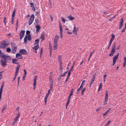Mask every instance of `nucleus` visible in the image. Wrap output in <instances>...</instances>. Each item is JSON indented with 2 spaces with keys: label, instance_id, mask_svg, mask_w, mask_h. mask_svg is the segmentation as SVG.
<instances>
[{
  "label": "nucleus",
  "instance_id": "nucleus-1",
  "mask_svg": "<svg viewBox=\"0 0 126 126\" xmlns=\"http://www.w3.org/2000/svg\"><path fill=\"white\" fill-rule=\"evenodd\" d=\"M116 43L114 42L112 44V49L111 51L110 54H109V56L110 57L112 56L114 54L116 51Z\"/></svg>",
  "mask_w": 126,
  "mask_h": 126
},
{
  "label": "nucleus",
  "instance_id": "nucleus-2",
  "mask_svg": "<svg viewBox=\"0 0 126 126\" xmlns=\"http://www.w3.org/2000/svg\"><path fill=\"white\" fill-rule=\"evenodd\" d=\"M15 45L14 43H11V44L12 49V52L13 54H14L15 53L17 48V47L15 46Z\"/></svg>",
  "mask_w": 126,
  "mask_h": 126
},
{
  "label": "nucleus",
  "instance_id": "nucleus-3",
  "mask_svg": "<svg viewBox=\"0 0 126 126\" xmlns=\"http://www.w3.org/2000/svg\"><path fill=\"white\" fill-rule=\"evenodd\" d=\"M111 38L110 40L109 44L107 47V49H109V48L110 47L112 41L114 40L115 38V35L113 34H111Z\"/></svg>",
  "mask_w": 126,
  "mask_h": 126
},
{
  "label": "nucleus",
  "instance_id": "nucleus-4",
  "mask_svg": "<svg viewBox=\"0 0 126 126\" xmlns=\"http://www.w3.org/2000/svg\"><path fill=\"white\" fill-rule=\"evenodd\" d=\"M34 17V14H32L29 20V25H30L33 22Z\"/></svg>",
  "mask_w": 126,
  "mask_h": 126
},
{
  "label": "nucleus",
  "instance_id": "nucleus-5",
  "mask_svg": "<svg viewBox=\"0 0 126 126\" xmlns=\"http://www.w3.org/2000/svg\"><path fill=\"white\" fill-rule=\"evenodd\" d=\"M19 52L21 55H26L27 54V51L24 49L20 50Z\"/></svg>",
  "mask_w": 126,
  "mask_h": 126
},
{
  "label": "nucleus",
  "instance_id": "nucleus-6",
  "mask_svg": "<svg viewBox=\"0 0 126 126\" xmlns=\"http://www.w3.org/2000/svg\"><path fill=\"white\" fill-rule=\"evenodd\" d=\"M9 44L8 43H1L0 44V48H5Z\"/></svg>",
  "mask_w": 126,
  "mask_h": 126
},
{
  "label": "nucleus",
  "instance_id": "nucleus-7",
  "mask_svg": "<svg viewBox=\"0 0 126 126\" xmlns=\"http://www.w3.org/2000/svg\"><path fill=\"white\" fill-rule=\"evenodd\" d=\"M0 63L1 66L3 67H4L6 65L7 61L5 60H0Z\"/></svg>",
  "mask_w": 126,
  "mask_h": 126
},
{
  "label": "nucleus",
  "instance_id": "nucleus-8",
  "mask_svg": "<svg viewBox=\"0 0 126 126\" xmlns=\"http://www.w3.org/2000/svg\"><path fill=\"white\" fill-rule=\"evenodd\" d=\"M25 32V31L24 30H22L19 33V36L20 37V39L21 40L23 38Z\"/></svg>",
  "mask_w": 126,
  "mask_h": 126
},
{
  "label": "nucleus",
  "instance_id": "nucleus-9",
  "mask_svg": "<svg viewBox=\"0 0 126 126\" xmlns=\"http://www.w3.org/2000/svg\"><path fill=\"white\" fill-rule=\"evenodd\" d=\"M59 26L60 28V37L61 38V39L63 37V30H62V27L61 23L60 22L59 23Z\"/></svg>",
  "mask_w": 126,
  "mask_h": 126
},
{
  "label": "nucleus",
  "instance_id": "nucleus-10",
  "mask_svg": "<svg viewBox=\"0 0 126 126\" xmlns=\"http://www.w3.org/2000/svg\"><path fill=\"white\" fill-rule=\"evenodd\" d=\"M37 76H35L33 80V88L34 90L35 89L36 85V81L37 80Z\"/></svg>",
  "mask_w": 126,
  "mask_h": 126
},
{
  "label": "nucleus",
  "instance_id": "nucleus-11",
  "mask_svg": "<svg viewBox=\"0 0 126 126\" xmlns=\"http://www.w3.org/2000/svg\"><path fill=\"white\" fill-rule=\"evenodd\" d=\"M123 17H122L121 18L120 22H119V29H121L123 26Z\"/></svg>",
  "mask_w": 126,
  "mask_h": 126
},
{
  "label": "nucleus",
  "instance_id": "nucleus-12",
  "mask_svg": "<svg viewBox=\"0 0 126 126\" xmlns=\"http://www.w3.org/2000/svg\"><path fill=\"white\" fill-rule=\"evenodd\" d=\"M21 55L20 53H17L16 54V57L18 59H21L23 57Z\"/></svg>",
  "mask_w": 126,
  "mask_h": 126
},
{
  "label": "nucleus",
  "instance_id": "nucleus-13",
  "mask_svg": "<svg viewBox=\"0 0 126 126\" xmlns=\"http://www.w3.org/2000/svg\"><path fill=\"white\" fill-rule=\"evenodd\" d=\"M57 42L54 41V50L57 49Z\"/></svg>",
  "mask_w": 126,
  "mask_h": 126
},
{
  "label": "nucleus",
  "instance_id": "nucleus-14",
  "mask_svg": "<svg viewBox=\"0 0 126 126\" xmlns=\"http://www.w3.org/2000/svg\"><path fill=\"white\" fill-rule=\"evenodd\" d=\"M119 54V53H118L114 57L113 59V60L116 61L118 58Z\"/></svg>",
  "mask_w": 126,
  "mask_h": 126
},
{
  "label": "nucleus",
  "instance_id": "nucleus-15",
  "mask_svg": "<svg viewBox=\"0 0 126 126\" xmlns=\"http://www.w3.org/2000/svg\"><path fill=\"white\" fill-rule=\"evenodd\" d=\"M8 56H6L4 54H2L1 56V57L3 59H4V60H6V59L8 57Z\"/></svg>",
  "mask_w": 126,
  "mask_h": 126
},
{
  "label": "nucleus",
  "instance_id": "nucleus-16",
  "mask_svg": "<svg viewBox=\"0 0 126 126\" xmlns=\"http://www.w3.org/2000/svg\"><path fill=\"white\" fill-rule=\"evenodd\" d=\"M59 38V36H58L57 34L55 35L54 39V41H55L58 42Z\"/></svg>",
  "mask_w": 126,
  "mask_h": 126
},
{
  "label": "nucleus",
  "instance_id": "nucleus-17",
  "mask_svg": "<svg viewBox=\"0 0 126 126\" xmlns=\"http://www.w3.org/2000/svg\"><path fill=\"white\" fill-rule=\"evenodd\" d=\"M16 11V9H14L12 14V18H15V14Z\"/></svg>",
  "mask_w": 126,
  "mask_h": 126
},
{
  "label": "nucleus",
  "instance_id": "nucleus-18",
  "mask_svg": "<svg viewBox=\"0 0 126 126\" xmlns=\"http://www.w3.org/2000/svg\"><path fill=\"white\" fill-rule=\"evenodd\" d=\"M67 17L68 18L69 20L72 21L75 18L74 17H72L71 15H70L68 16Z\"/></svg>",
  "mask_w": 126,
  "mask_h": 126
},
{
  "label": "nucleus",
  "instance_id": "nucleus-19",
  "mask_svg": "<svg viewBox=\"0 0 126 126\" xmlns=\"http://www.w3.org/2000/svg\"><path fill=\"white\" fill-rule=\"evenodd\" d=\"M39 47V45L38 44L37 45L35 46L34 47H32V49L33 50L34 49L35 50H36L38 49Z\"/></svg>",
  "mask_w": 126,
  "mask_h": 126
},
{
  "label": "nucleus",
  "instance_id": "nucleus-20",
  "mask_svg": "<svg viewBox=\"0 0 126 126\" xmlns=\"http://www.w3.org/2000/svg\"><path fill=\"white\" fill-rule=\"evenodd\" d=\"M110 108H109L108 110H107L103 114V116H105L107 115V114L109 111Z\"/></svg>",
  "mask_w": 126,
  "mask_h": 126
},
{
  "label": "nucleus",
  "instance_id": "nucleus-21",
  "mask_svg": "<svg viewBox=\"0 0 126 126\" xmlns=\"http://www.w3.org/2000/svg\"><path fill=\"white\" fill-rule=\"evenodd\" d=\"M20 67V65L19 64L18 65V66H17V67L16 68L15 72L18 73Z\"/></svg>",
  "mask_w": 126,
  "mask_h": 126
},
{
  "label": "nucleus",
  "instance_id": "nucleus-22",
  "mask_svg": "<svg viewBox=\"0 0 126 126\" xmlns=\"http://www.w3.org/2000/svg\"><path fill=\"white\" fill-rule=\"evenodd\" d=\"M4 81L3 82V83L1 86L0 88V92L2 93L3 89L4 87Z\"/></svg>",
  "mask_w": 126,
  "mask_h": 126
},
{
  "label": "nucleus",
  "instance_id": "nucleus-23",
  "mask_svg": "<svg viewBox=\"0 0 126 126\" xmlns=\"http://www.w3.org/2000/svg\"><path fill=\"white\" fill-rule=\"evenodd\" d=\"M17 60H17L16 59H13L12 60V62H13V63H14V64H18L19 63H16V62H17Z\"/></svg>",
  "mask_w": 126,
  "mask_h": 126
},
{
  "label": "nucleus",
  "instance_id": "nucleus-24",
  "mask_svg": "<svg viewBox=\"0 0 126 126\" xmlns=\"http://www.w3.org/2000/svg\"><path fill=\"white\" fill-rule=\"evenodd\" d=\"M43 33H42L41 36L40 38L41 39H42L43 40H44L45 39L44 38V36H45V33L44 32H43Z\"/></svg>",
  "mask_w": 126,
  "mask_h": 126
},
{
  "label": "nucleus",
  "instance_id": "nucleus-25",
  "mask_svg": "<svg viewBox=\"0 0 126 126\" xmlns=\"http://www.w3.org/2000/svg\"><path fill=\"white\" fill-rule=\"evenodd\" d=\"M31 38V35L30 34L28 35V36L27 35V39L29 41H30Z\"/></svg>",
  "mask_w": 126,
  "mask_h": 126
},
{
  "label": "nucleus",
  "instance_id": "nucleus-26",
  "mask_svg": "<svg viewBox=\"0 0 126 126\" xmlns=\"http://www.w3.org/2000/svg\"><path fill=\"white\" fill-rule=\"evenodd\" d=\"M108 93L107 90L106 91L105 96V98L108 99Z\"/></svg>",
  "mask_w": 126,
  "mask_h": 126
},
{
  "label": "nucleus",
  "instance_id": "nucleus-27",
  "mask_svg": "<svg viewBox=\"0 0 126 126\" xmlns=\"http://www.w3.org/2000/svg\"><path fill=\"white\" fill-rule=\"evenodd\" d=\"M24 43L26 44L27 42V35H26L24 39Z\"/></svg>",
  "mask_w": 126,
  "mask_h": 126
},
{
  "label": "nucleus",
  "instance_id": "nucleus-28",
  "mask_svg": "<svg viewBox=\"0 0 126 126\" xmlns=\"http://www.w3.org/2000/svg\"><path fill=\"white\" fill-rule=\"evenodd\" d=\"M39 40V39H37L35 40V44L34 45H36L38 44V43Z\"/></svg>",
  "mask_w": 126,
  "mask_h": 126
},
{
  "label": "nucleus",
  "instance_id": "nucleus-29",
  "mask_svg": "<svg viewBox=\"0 0 126 126\" xmlns=\"http://www.w3.org/2000/svg\"><path fill=\"white\" fill-rule=\"evenodd\" d=\"M61 59V56H60L59 55H58V60L59 63L62 62Z\"/></svg>",
  "mask_w": 126,
  "mask_h": 126
},
{
  "label": "nucleus",
  "instance_id": "nucleus-30",
  "mask_svg": "<svg viewBox=\"0 0 126 126\" xmlns=\"http://www.w3.org/2000/svg\"><path fill=\"white\" fill-rule=\"evenodd\" d=\"M77 30L76 29V27H74V29L73 30V32L75 34V33H76V34H77V33H76Z\"/></svg>",
  "mask_w": 126,
  "mask_h": 126
},
{
  "label": "nucleus",
  "instance_id": "nucleus-31",
  "mask_svg": "<svg viewBox=\"0 0 126 126\" xmlns=\"http://www.w3.org/2000/svg\"><path fill=\"white\" fill-rule=\"evenodd\" d=\"M17 120L15 118L14 120V122L12 123L13 126H14L15 124L16 123Z\"/></svg>",
  "mask_w": 126,
  "mask_h": 126
},
{
  "label": "nucleus",
  "instance_id": "nucleus-32",
  "mask_svg": "<svg viewBox=\"0 0 126 126\" xmlns=\"http://www.w3.org/2000/svg\"><path fill=\"white\" fill-rule=\"evenodd\" d=\"M53 82L52 81V82L51 83H50V84H49V86H50V89H51L52 90V87H53Z\"/></svg>",
  "mask_w": 126,
  "mask_h": 126
},
{
  "label": "nucleus",
  "instance_id": "nucleus-33",
  "mask_svg": "<svg viewBox=\"0 0 126 126\" xmlns=\"http://www.w3.org/2000/svg\"><path fill=\"white\" fill-rule=\"evenodd\" d=\"M35 27L36 28V29L40 30L41 29V27L38 25H36Z\"/></svg>",
  "mask_w": 126,
  "mask_h": 126
},
{
  "label": "nucleus",
  "instance_id": "nucleus-34",
  "mask_svg": "<svg viewBox=\"0 0 126 126\" xmlns=\"http://www.w3.org/2000/svg\"><path fill=\"white\" fill-rule=\"evenodd\" d=\"M108 100V99L105 98V100L104 102V104L103 105H105L107 104V102Z\"/></svg>",
  "mask_w": 126,
  "mask_h": 126
},
{
  "label": "nucleus",
  "instance_id": "nucleus-35",
  "mask_svg": "<svg viewBox=\"0 0 126 126\" xmlns=\"http://www.w3.org/2000/svg\"><path fill=\"white\" fill-rule=\"evenodd\" d=\"M86 88H84L81 91V94L82 95H83L84 94V92L85 91V90Z\"/></svg>",
  "mask_w": 126,
  "mask_h": 126
},
{
  "label": "nucleus",
  "instance_id": "nucleus-36",
  "mask_svg": "<svg viewBox=\"0 0 126 126\" xmlns=\"http://www.w3.org/2000/svg\"><path fill=\"white\" fill-rule=\"evenodd\" d=\"M102 85V83H100V84L99 85V88L98 89V91H100V90H101V88Z\"/></svg>",
  "mask_w": 126,
  "mask_h": 126
},
{
  "label": "nucleus",
  "instance_id": "nucleus-37",
  "mask_svg": "<svg viewBox=\"0 0 126 126\" xmlns=\"http://www.w3.org/2000/svg\"><path fill=\"white\" fill-rule=\"evenodd\" d=\"M11 51V48L9 47H7L6 49V51L7 52H10Z\"/></svg>",
  "mask_w": 126,
  "mask_h": 126
},
{
  "label": "nucleus",
  "instance_id": "nucleus-38",
  "mask_svg": "<svg viewBox=\"0 0 126 126\" xmlns=\"http://www.w3.org/2000/svg\"><path fill=\"white\" fill-rule=\"evenodd\" d=\"M19 117H20V113L19 112V113L18 114H17V115L16 116V117L15 118L18 120V119L19 118Z\"/></svg>",
  "mask_w": 126,
  "mask_h": 126
},
{
  "label": "nucleus",
  "instance_id": "nucleus-39",
  "mask_svg": "<svg viewBox=\"0 0 126 126\" xmlns=\"http://www.w3.org/2000/svg\"><path fill=\"white\" fill-rule=\"evenodd\" d=\"M94 80L92 79L90 83V86L91 87V85L94 82Z\"/></svg>",
  "mask_w": 126,
  "mask_h": 126
},
{
  "label": "nucleus",
  "instance_id": "nucleus-40",
  "mask_svg": "<svg viewBox=\"0 0 126 126\" xmlns=\"http://www.w3.org/2000/svg\"><path fill=\"white\" fill-rule=\"evenodd\" d=\"M35 21L36 24H37L39 23V20L38 19H35Z\"/></svg>",
  "mask_w": 126,
  "mask_h": 126
},
{
  "label": "nucleus",
  "instance_id": "nucleus-41",
  "mask_svg": "<svg viewBox=\"0 0 126 126\" xmlns=\"http://www.w3.org/2000/svg\"><path fill=\"white\" fill-rule=\"evenodd\" d=\"M15 20V18H11V22L12 24H13L14 23V21Z\"/></svg>",
  "mask_w": 126,
  "mask_h": 126
},
{
  "label": "nucleus",
  "instance_id": "nucleus-42",
  "mask_svg": "<svg viewBox=\"0 0 126 126\" xmlns=\"http://www.w3.org/2000/svg\"><path fill=\"white\" fill-rule=\"evenodd\" d=\"M11 57H10L9 56H8L7 58L6 59V60H11Z\"/></svg>",
  "mask_w": 126,
  "mask_h": 126
},
{
  "label": "nucleus",
  "instance_id": "nucleus-43",
  "mask_svg": "<svg viewBox=\"0 0 126 126\" xmlns=\"http://www.w3.org/2000/svg\"><path fill=\"white\" fill-rule=\"evenodd\" d=\"M110 122V121H108L107 123V124H106L104 126H108L109 125Z\"/></svg>",
  "mask_w": 126,
  "mask_h": 126
},
{
  "label": "nucleus",
  "instance_id": "nucleus-44",
  "mask_svg": "<svg viewBox=\"0 0 126 126\" xmlns=\"http://www.w3.org/2000/svg\"><path fill=\"white\" fill-rule=\"evenodd\" d=\"M47 98H46V97H45L44 98V100H45V105H46L47 103Z\"/></svg>",
  "mask_w": 126,
  "mask_h": 126
},
{
  "label": "nucleus",
  "instance_id": "nucleus-45",
  "mask_svg": "<svg viewBox=\"0 0 126 126\" xmlns=\"http://www.w3.org/2000/svg\"><path fill=\"white\" fill-rule=\"evenodd\" d=\"M71 74V72L69 71L68 73V75L67 76V77H68V78H69V77H70Z\"/></svg>",
  "mask_w": 126,
  "mask_h": 126
},
{
  "label": "nucleus",
  "instance_id": "nucleus-46",
  "mask_svg": "<svg viewBox=\"0 0 126 126\" xmlns=\"http://www.w3.org/2000/svg\"><path fill=\"white\" fill-rule=\"evenodd\" d=\"M30 4L31 5L30 7H33L34 6V4L33 3H30Z\"/></svg>",
  "mask_w": 126,
  "mask_h": 126
},
{
  "label": "nucleus",
  "instance_id": "nucleus-47",
  "mask_svg": "<svg viewBox=\"0 0 126 126\" xmlns=\"http://www.w3.org/2000/svg\"><path fill=\"white\" fill-rule=\"evenodd\" d=\"M6 17H5L4 18V23L5 25H6Z\"/></svg>",
  "mask_w": 126,
  "mask_h": 126
},
{
  "label": "nucleus",
  "instance_id": "nucleus-48",
  "mask_svg": "<svg viewBox=\"0 0 126 126\" xmlns=\"http://www.w3.org/2000/svg\"><path fill=\"white\" fill-rule=\"evenodd\" d=\"M49 48L50 49V50H52V47L51 46V44L50 43L49 44Z\"/></svg>",
  "mask_w": 126,
  "mask_h": 126
},
{
  "label": "nucleus",
  "instance_id": "nucleus-49",
  "mask_svg": "<svg viewBox=\"0 0 126 126\" xmlns=\"http://www.w3.org/2000/svg\"><path fill=\"white\" fill-rule=\"evenodd\" d=\"M62 20L63 23H64L65 22V19L63 17H62Z\"/></svg>",
  "mask_w": 126,
  "mask_h": 126
},
{
  "label": "nucleus",
  "instance_id": "nucleus-50",
  "mask_svg": "<svg viewBox=\"0 0 126 126\" xmlns=\"http://www.w3.org/2000/svg\"><path fill=\"white\" fill-rule=\"evenodd\" d=\"M49 16H50V18H51V21H53V17L51 15H49Z\"/></svg>",
  "mask_w": 126,
  "mask_h": 126
},
{
  "label": "nucleus",
  "instance_id": "nucleus-51",
  "mask_svg": "<svg viewBox=\"0 0 126 126\" xmlns=\"http://www.w3.org/2000/svg\"><path fill=\"white\" fill-rule=\"evenodd\" d=\"M4 54V53L3 52H1V51L0 50V57L1 58V57L2 56V54Z\"/></svg>",
  "mask_w": 126,
  "mask_h": 126
},
{
  "label": "nucleus",
  "instance_id": "nucleus-52",
  "mask_svg": "<svg viewBox=\"0 0 126 126\" xmlns=\"http://www.w3.org/2000/svg\"><path fill=\"white\" fill-rule=\"evenodd\" d=\"M101 109V108L100 107H98L96 109V111H99Z\"/></svg>",
  "mask_w": 126,
  "mask_h": 126
},
{
  "label": "nucleus",
  "instance_id": "nucleus-53",
  "mask_svg": "<svg viewBox=\"0 0 126 126\" xmlns=\"http://www.w3.org/2000/svg\"><path fill=\"white\" fill-rule=\"evenodd\" d=\"M49 94H48V93H47L46 94V96L45 97H46V98H47L48 96H49Z\"/></svg>",
  "mask_w": 126,
  "mask_h": 126
},
{
  "label": "nucleus",
  "instance_id": "nucleus-54",
  "mask_svg": "<svg viewBox=\"0 0 126 126\" xmlns=\"http://www.w3.org/2000/svg\"><path fill=\"white\" fill-rule=\"evenodd\" d=\"M30 31H29V30H27V31L26 32V34H30Z\"/></svg>",
  "mask_w": 126,
  "mask_h": 126
},
{
  "label": "nucleus",
  "instance_id": "nucleus-55",
  "mask_svg": "<svg viewBox=\"0 0 126 126\" xmlns=\"http://www.w3.org/2000/svg\"><path fill=\"white\" fill-rule=\"evenodd\" d=\"M43 48L42 47L41 49V51L40 52V54H42L43 53Z\"/></svg>",
  "mask_w": 126,
  "mask_h": 126
},
{
  "label": "nucleus",
  "instance_id": "nucleus-56",
  "mask_svg": "<svg viewBox=\"0 0 126 126\" xmlns=\"http://www.w3.org/2000/svg\"><path fill=\"white\" fill-rule=\"evenodd\" d=\"M65 76V74L64 73L62 75H60V76L64 77Z\"/></svg>",
  "mask_w": 126,
  "mask_h": 126
},
{
  "label": "nucleus",
  "instance_id": "nucleus-57",
  "mask_svg": "<svg viewBox=\"0 0 126 126\" xmlns=\"http://www.w3.org/2000/svg\"><path fill=\"white\" fill-rule=\"evenodd\" d=\"M24 75H27V72L26 71V70L25 69H24Z\"/></svg>",
  "mask_w": 126,
  "mask_h": 126
},
{
  "label": "nucleus",
  "instance_id": "nucleus-58",
  "mask_svg": "<svg viewBox=\"0 0 126 126\" xmlns=\"http://www.w3.org/2000/svg\"><path fill=\"white\" fill-rule=\"evenodd\" d=\"M69 102H67V103H66V109L67 108V106H68V105Z\"/></svg>",
  "mask_w": 126,
  "mask_h": 126
},
{
  "label": "nucleus",
  "instance_id": "nucleus-59",
  "mask_svg": "<svg viewBox=\"0 0 126 126\" xmlns=\"http://www.w3.org/2000/svg\"><path fill=\"white\" fill-rule=\"evenodd\" d=\"M26 75H23V78H22V80H24L25 79V78L26 77Z\"/></svg>",
  "mask_w": 126,
  "mask_h": 126
},
{
  "label": "nucleus",
  "instance_id": "nucleus-60",
  "mask_svg": "<svg viewBox=\"0 0 126 126\" xmlns=\"http://www.w3.org/2000/svg\"><path fill=\"white\" fill-rule=\"evenodd\" d=\"M116 62V61L113 60V64H112V65H114L115 64Z\"/></svg>",
  "mask_w": 126,
  "mask_h": 126
},
{
  "label": "nucleus",
  "instance_id": "nucleus-61",
  "mask_svg": "<svg viewBox=\"0 0 126 126\" xmlns=\"http://www.w3.org/2000/svg\"><path fill=\"white\" fill-rule=\"evenodd\" d=\"M32 8V9L34 11H35V7H34V6Z\"/></svg>",
  "mask_w": 126,
  "mask_h": 126
},
{
  "label": "nucleus",
  "instance_id": "nucleus-62",
  "mask_svg": "<svg viewBox=\"0 0 126 126\" xmlns=\"http://www.w3.org/2000/svg\"><path fill=\"white\" fill-rule=\"evenodd\" d=\"M74 67V66H72L71 67V69L69 71L71 72V70H72V69H73V68Z\"/></svg>",
  "mask_w": 126,
  "mask_h": 126
},
{
  "label": "nucleus",
  "instance_id": "nucleus-63",
  "mask_svg": "<svg viewBox=\"0 0 126 126\" xmlns=\"http://www.w3.org/2000/svg\"><path fill=\"white\" fill-rule=\"evenodd\" d=\"M66 33H67L68 34H71L72 33L71 32L68 31H67Z\"/></svg>",
  "mask_w": 126,
  "mask_h": 126
},
{
  "label": "nucleus",
  "instance_id": "nucleus-64",
  "mask_svg": "<svg viewBox=\"0 0 126 126\" xmlns=\"http://www.w3.org/2000/svg\"><path fill=\"white\" fill-rule=\"evenodd\" d=\"M124 63H126V57H124Z\"/></svg>",
  "mask_w": 126,
  "mask_h": 126
}]
</instances>
